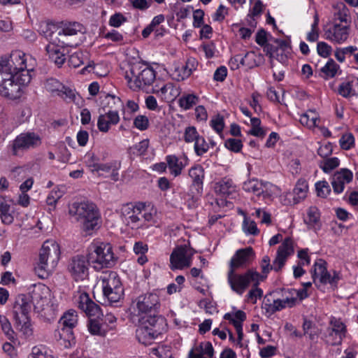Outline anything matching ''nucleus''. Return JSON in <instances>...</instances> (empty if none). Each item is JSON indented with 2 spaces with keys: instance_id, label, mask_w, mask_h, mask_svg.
Wrapping results in <instances>:
<instances>
[{
  "instance_id": "nucleus-1",
  "label": "nucleus",
  "mask_w": 358,
  "mask_h": 358,
  "mask_svg": "<svg viewBox=\"0 0 358 358\" xmlns=\"http://www.w3.org/2000/svg\"><path fill=\"white\" fill-rule=\"evenodd\" d=\"M69 213L86 235H92L100 227V213L93 203L73 202L69 206Z\"/></svg>"
},
{
  "instance_id": "nucleus-2",
  "label": "nucleus",
  "mask_w": 358,
  "mask_h": 358,
  "mask_svg": "<svg viewBox=\"0 0 358 358\" xmlns=\"http://www.w3.org/2000/svg\"><path fill=\"white\" fill-rule=\"evenodd\" d=\"M157 210L145 203H127L120 210L122 222L131 229H138L146 226V222H155Z\"/></svg>"
},
{
  "instance_id": "nucleus-3",
  "label": "nucleus",
  "mask_w": 358,
  "mask_h": 358,
  "mask_svg": "<svg viewBox=\"0 0 358 358\" xmlns=\"http://www.w3.org/2000/svg\"><path fill=\"white\" fill-rule=\"evenodd\" d=\"M60 247L52 239L45 241L39 252L35 271L41 278H48L55 269L60 259Z\"/></svg>"
},
{
  "instance_id": "nucleus-4",
  "label": "nucleus",
  "mask_w": 358,
  "mask_h": 358,
  "mask_svg": "<svg viewBox=\"0 0 358 358\" xmlns=\"http://www.w3.org/2000/svg\"><path fill=\"white\" fill-rule=\"evenodd\" d=\"M36 66V60L20 50L11 52L8 57L0 59V71L22 76L24 73L30 75Z\"/></svg>"
},
{
  "instance_id": "nucleus-5",
  "label": "nucleus",
  "mask_w": 358,
  "mask_h": 358,
  "mask_svg": "<svg viewBox=\"0 0 358 358\" xmlns=\"http://www.w3.org/2000/svg\"><path fill=\"white\" fill-rule=\"evenodd\" d=\"M87 252L88 262L95 270L112 267L115 263L113 247L109 243L94 241Z\"/></svg>"
},
{
  "instance_id": "nucleus-6",
  "label": "nucleus",
  "mask_w": 358,
  "mask_h": 358,
  "mask_svg": "<svg viewBox=\"0 0 358 358\" xmlns=\"http://www.w3.org/2000/svg\"><path fill=\"white\" fill-rule=\"evenodd\" d=\"M124 78L132 90H145L156 78L155 70L145 64H134L125 72Z\"/></svg>"
},
{
  "instance_id": "nucleus-7",
  "label": "nucleus",
  "mask_w": 358,
  "mask_h": 358,
  "mask_svg": "<svg viewBox=\"0 0 358 358\" xmlns=\"http://www.w3.org/2000/svg\"><path fill=\"white\" fill-rule=\"evenodd\" d=\"M31 80V75L27 73L22 76L0 71V94L11 99L21 96L22 87L27 85Z\"/></svg>"
},
{
  "instance_id": "nucleus-8",
  "label": "nucleus",
  "mask_w": 358,
  "mask_h": 358,
  "mask_svg": "<svg viewBox=\"0 0 358 358\" xmlns=\"http://www.w3.org/2000/svg\"><path fill=\"white\" fill-rule=\"evenodd\" d=\"M51 296L50 289L45 285L38 283L32 285L30 297L34 309L48 319L53 318L56 311Z\"/></svg>"
},
{
  "instance_id": "nucleus-9",
  "label": "nucleus",
  "mask_w": 358,
  "mask_h": 358,
  "mask_svg": "<svg viewBox=\"0 0 358 358\" xmlns=\"http://www.w3.org/2000/svg\"><path fill=\"white\" fill-rule=\"evenodd\" d=\"M160 299L157 294L147 292L141 294L132 300L131 308L142 320L157 317L156 313L160 308Z\"/></svg>"
},
{
  "instance_id": "nucleus-10",
  "label": "nucleus",
  "mask_w": 358,
  "mask_h": 358,
  "mask_svg": "<svg viewBox=\"0 0 358 358\" xmlns=\"http://www.w3.org/2000/svg\"><path fill=\"white\" fill-rule=\"evenodd\" d=\"M141 325L136 331L138 341L145 345H150L155 339L161 336L164 320L159 317H150L141 320Z\"/></svg>"
},
{
  "instance_id": "nucleus-11",
  "label": "nucleus",
  "mask_w": 358,
  "mask_h": 358,
  "mask_svg": "<svg viewBox=\"0 0 358 358\" xmlns=\"http://www.w3.org/2000/svg\"><path fill=\"white\" fill-rule=\"evenodd\" d=\"M85 32V27L79 22H60L57 42L66 47H76L82 42L81 38Z\"/></svg>"
},
{
  "instance_id": "nucleus-12",
  "label": "nucleus",
  "mask_w": 358,
  "mask_h": 358,
  "mask_svg": "<svg viewBox=\"0 0 358 358\" xmlns=\"http://www.w3.org/2000/svg\"><path fill=\"white\" fill-rule=\"evenodd\" d=\"M103 296L110 303L118 302L124 295V288L117 273L107 271L100 276Z\"/></svg>"
},
{
  "instance_id": "nucleus-13",
  "label": "nucleus",
  "mask_w": 358,
  "mask_h": 358,
  "mask_svg": "<svg viewBox=\"0 0 358 358\" xmlns=\"http://www.w3.org/2000/svg\"><path fill=\"white\" fill-rule=\"evenodd\" d=\"M259 273L255 269H248L245 273H236L235 270H229L227 281L231 289L241 296L252 282H257Z\"/></svg>"
},
{
  "instance_id": "nucleus-14",
  "label": "nucleus",
  "mask_w": 358,
  "mask_h": 358,
  "mask_svg": "<svg viewBox=\"0 0 358 358\" xmlns=\"http://www.w3.org/2000/svg\"><path fill=\"white\" fill-rule=\"evenodd\" d=\"M243 189L257 197L262 198L266 201H271L278 191V187L275 185L257 178H251L245 181L243 184Z\"/></svg>"
},
{
  "instance_id": "nucleus-15",
  "label": "nucleus",
  "mask_w": 358,
  "mask_h": 358,
  "mask_svg": "<svg viewBox=\"0 0 358 358\" xmlns=\"http://www.w3.org/2000/svg\"><path fill=\"white\" fill-rule=\"evenodd\" d=\"M347 331V327L341 318L331 316L329 326L323 334L322 339L328 345H339L345 338Z\"/></svg>"
},
{
  "instance_id": "nucleus-16",
  "label": "nucleus",
  "mask_w": 358,
  "mask_h": 358,
  "mask_svg": "<svg viewBox=\"0 0 358 358\" xmlns=\"http://www.w3.org/2000/svg\"><path fill=\"white\" fill-rule=\"evenodd\" d=\"M41 144V138L38 134L34 132H27L18 135L10 143L9 148L13 155L18 156Z\"/></svg>"
},
{
  "instance_id": "nucleus-17",
  "label": "nucleus",
  "mask_w": 358,
  "mask_h": 358,
  "mask_svg": "<svg viewBox=\"0 0 358 358\" xmlns=\"http://www.w3.org/2000/svg\"><path fill=\"white\" fill-rule=\"evenodd\" d=\"M323 31L326 40L334 44H343L349 38L350 26L341 22H329L324 26Z\"/></svg>"
},
{
  "instance_id": "nucleus-18",
  "label": "nucleus",
  "mask_w": 358,
  "mask_h": 358,
  "mask_svg": "<svg viewBox=\"0 0 358 358\" xmlns=\"http://www.w3.org/2000/svg\"><path fill=\"white\" fill-rule=\"evenodd\" d=\"M193 252L186 246L176 248L170 256V268L171 270H182L192 264Z\"/></svg>"
},
{
  "instance_id": "nucleus-19",
  "label": "nucleus",
  "mask_w": 358,
  "mask_h": 358,
  "mask_svg": "<svg viewBox=\"0 0 358 358\" xmlns=\"http://www.w3.org/2000/svg\"><path fill=\"white\" fill-rule=\"evenodd\" d=\"M311 273L315 283H317L318 281L320 283H329L335 285L339 280V276L337 273L334 271L333 275H331L327 271V262L322 259H317L315 262Z\"/></svg>"
},
{
  "instance_id": "nucleus-20",
  "label": "nucleus",
  "mask_w": 358,
  "mask_h": 358,
  "mask_svg": "<svg viewBox=\"0 0 358 358\" xmlns=\"http://www.w3.org/2000/svg\"><path fill=\"white\" fill-rule=\"evenodd\" d=\"M45 90L53 96H59L70 101L75 99V92L55 78H48L43 82Z\"/></svg>"
},
{
  "instance_id": "nucleus-21",
  "label": "nucleus",
  "mask_w": 358,
  "mask_h": 358,
  "mask_svg": "<svg viewBox=\"0 0 358 358\" xmlns=\"http://www.w3.org/2000/svg\"><path fill=\"white\" fill-rule=\"evenodd\" d=\"M74 300L78 308L87 316L99 318L102 315L99 306L95 303L86 292H78L74 296Z\"/></svg>"
},
{
  "instance_id": "nucleus-22",
  "label": "nucleus",
  "mask_w": 358,
  "mask_h": 358,
  "mask_svg": "<svg viewBox=\"0 0 358 358\" xmlns=\"http://www.w3.org/2000/svg\"><path fill=\"white\" fill-rule=\"evenodd\" d=\"M152 93L155 94L162 101L166 102L173 101L180 94L179 87L173 83H157L152 87Z\"/></svg>"
},
{
  "instance_id": "nucleus-23",
  "label": "nucleus",
  "mask_w": 358,
  "mask_h": 358,
  "mask_svg": "<svg viewBox=\"0 0 358 358\" xmlns=\"http://www.w3.org/2000/svg\"><path fill=\"white\" fill-rule=\"evenodd\" d=\"M255 258V252L251 247L238 250L230 260L229 269L236 271L246 267Z\"/></svg>"
},
{
  "instance_id": "nucleus-24",
  "label": "nucleus",
  "mask_w": 358,
  "mask_h": 358,
  "mask_svg": "<svg viewBox=\"0 0 358 358\" xmlns=\"http://www.w3.org/2000/svg\"><path fill=\"white\" fill-rule=\"evenodd\" d=\"M88 259L83 255L73 257L69 264V271L76 280L85 279L88 275Z\"/></svg>"
},
{
  "instance_id": "nucleus-25",
  "label": "nucleus",
  "mask_w": 358,
  "mask_h": 358,
  "mask_svg": "<svg viewBox=\"0 0 358 358\" xmlns=\"http://www.w3.org/2000/svg\"><path fill=\"white\" fill-rule=\"evenodd\" d=\"M294 253L293 242L290 238H285L278 247L275 259L273 262V270L279 271L285 265L289 256Z\"/></svg>"
},
{
  "instance_id": "nucleus-26",
  "label": "nucleus",
  "mask_w": 358,
  "mask_h": 358,
  "mask_svg": "<svg viewBox=\"0 0 358 358\" xmlns=\"http://www.w3.org/2000/svg\"><path fill=\"white\" fill-rule=\"evenodd\" d=\"M353 178V173L348 169H341L334 173L331 177V185L336 194L343 192L345 185L350 183Z\"/></svg>"
},
{
  "instance_id": "nucleus-27",
  "label": "nucleus",
  "mask_w": 358,
  "mask_h": 358,
  "mask_svg": "<svg viewBox=\"0 0 358 358\" xmlns=\"http://www.w3.org/2000/svg\"><path fill=\"white\" fill-rule=\"evenodd\" d=\"M57 41H50L45 47V50L49 59L58 66H61L66 59L64 52V48L66 46L62 45V43H57Z\"/></svg>"
},
{
  "instance_id": "nucleus-28",
  "label": "nucleus",
  "mask_w": 358,
  "mask_h": 358,
  "mask_svg": "<svg viewBox=\"0 0 358 358\" xmlns=\"http://www.w3.org/2000/svg\"><path fill=\"white\" fill-rule=\"evenodd\" d=\"M170 174L174 177L181 175L182 170L188 165L189 159L186 155L177 157L175 155H169L165 157Z\"/></svg>"
},
{
  "instance_id": "nucleus-29",
  "label": "nucleus",
  "mask_w": 358,
  "mask_h": 358,
  "mask_svg": "<svg viewBox=\"0 0 358 358\" xmlns=\"http://www.w3.org/2000/svg\"><path fill=\"white\" fill-rule=\"evenodd\" d=\"M120 122V116L117 111L109 110L101 114L97 120V127L101 132L107 133L110 127L116 125Z\"/></svg>"
},
{
  "instance_id": "nucleus-30",
  "label": "nucleus",
  "mask_w": 358,
  "mask_h": 358,
  "mask_svg": "<svg viewBox=\"0 0 358 358\" xmlns=\"http://www.w3.org/2000/svg\"><path fill=\"white\" fill-rule=\"evenodd\" d=\"M214 350L212 344L208 342H201L193 346L189 352V358H212Z\"/></svg>"
},
{
  "instance_id": "nucleus-31",
  "label": "nucleus",
  "mask_w": 358,
  "mask_h": 358,
  "mask_svg": "<svg viewBox=\"0 0 358 358\" xmlns=\"http://www.w3.org/2000/svg\"><path fill=\"white\" fill-rule=\"evenodd\" d=\"M331 22L343 23L350 26L351 17L350 10L344 3L340 2L335 4L333 7V19Z\"/></svg>"
},
{
  "instance_id": "nucleus-32",
  "label": "nucleus",
  "mask_w": 358,
  "mask_h": 358,
  "mask_svg": "<svg viewBox=\"0 0 358 358\" xmlns=\"http://www.w3.org/2000/svg\"><path fill=\"white\" fill-rule=\"evenodd\" d=\"M215 191L222 196H229L236 192V185L232 179L224 178L215 184Z\"/></svg>"
},
{
  "instance_id": "nucleus-33",
  "label": "nucleus",
  "mask_w": 358,
  "mask_h": 358,
  "mask_svg": "<svg viewBox=\"0 0 358 358\" xmlns=\"http://www.w3.org/2000/svg\"><path fill=\"white\" fill-rule=\"evenodd\" d=\"M320 215L319 210L315 206H310L308 208L306 215L304 217V222L308 228L315 231L320 229Z\"/></svg>"
},
{
  "instance_id": "nucleus-34",
  "label": "nucleus",
  "mask_w": 358,
  "mask_h": 358,
  "mask_svg": "<svg viewBox=\"0 0 358 358\" xmlns=\"http://www.w3.org/2000/svg\"><path fill=\"white\" fill-rule=\"evenodd\" d=\"M30 310L29 299L24 294L19 295L13 307L14 317L29 316Z\"/></svg>"
},
{
  "instance_id": "nucleus-35",
  "label": "nucleus",
  "mask_w": 358,
  "mask_h": 358,
  "mask_svg": "<svg viewBox=\"0 0 358 358\" xmlns=\"http://www.w3.org/2000/svg\"><path fill=\"white\" fill-rule=\"evenodd\" d=\"M59 22H42L40 24L39 31L48 40L50 41H57V38H54V34L57 33L59 36Z\"/></svg>"
},
{
  "instance_id": "nucleus-36",
  "label": "nucleus",
  "mask_w": 358,
  "mask_h": 358,
  "mask_svg": "<svg viewBox=\"0 0 358 358\" xmlns=\"http://www.w3.org/2000/svg\"><path fill=\"white\" fill-rule=\"evenodd\" d=\"M224 319L229 320L235 327L236 331L241 333L243 322L246 320V314L242 310L234 313H227L224 315Z\"/></svg>"
},
{
  "instance_id": "nucleus-37",
  "label": "nucleus",
  "mask_w": 358,
  "mask_h": 358,
  "mask_svg": "<svg viewBox=\"0 0 358 358\" xmlns=\"http://www.w3.org/2000/svg\"><path fill=\"white\" fill-rule=\"evenodd\" d=\"M0 217L5 224H10L14 221V217L10 213V206L3 196H0Z\"/></svg>"
},
{
  "instance_id": "nucleus-38",
  "label": "nucleus",
  "mask_w": 358,
  "mask_h": 358,
  "mask_svg": "<svg viewBox=\"0 0 358 358\" xmlns=\"http://www.w3.org/2000/svg\"><path fill=\"white\" fill-rule=\"evenodd\" d=\"M319 116L314 110H309L307 113L301 115L300 123L309 129H314L318 126Z\"/></svg>"
},
{
  "instance_id": "nucleus-39",
  "label": "nucleus",
  "mask_w": 358,
  "mask_h": 358,
  "mask_svg": "<svg viewBox=\"0 0 358 358\" xmlns=\"http://www.w3.org/2000/svg\"><path fill=\"white\" fill-rule=\"evenodd\" d=\"M15 320V327L20 332L22 333L26 337H29L32 335L33 330L30 323L29 316H19L14 317Z\"/></svg>"
},
{
  "instance_id": "nucleus-40",
  "label": "nucleus",
  "mask_w": 358,
  "mask_h": 358,
  "mask_svg": "<svg viewBox=\"0 0 358 358\" xmlns=\"http://www.w3.org/2000/svg\"><path fill=\"white\" fill-rule=\"evenodd\" d=\"M308 189V186L305 180L300 179L297 181L293 190L294 203H299L306 197Z\"/></svg>"
},
{
  "instance_id": "nucleus-41",
  "label": "nucleus",
  "mask_w": 358,
  "mask_h": 358,
  "mask_svg": "<svg viewBox=\"0 0 358 358\" xmlns=\"http://www.w3.org/2000/svg\"><path fill=\"white\" fill-rule=\"evenodd\" d=\"M296 297H286L283 299L273 300V303L269 304V309L273 312L281 310L286 307H292L295 305Z\"/></svg>"
},
{
  "instance_id": "nucleus-42",
  "label": "nucleus",
  "mask_w": 358,
  "mask_h": 358,
  "mask_svg": "<svg viewBox=\"0 0 358 358\" xmlns=\"http://www.w3.org/2000/svg\"><path fill=\"white\" fill-rule=\"evenodd\" d=\"M199 101V97L194 94H186L182 95L178 100L180 108L187 110L196 105Z\"/></svg>"
},
{
  "instance_id": "nucleus-43",
  "label": "nucleus",
  "mask_w": 358,
  "mask_h": 358,
  "mask_svg": "<svg viewBox=\"0 0 358 358\" xmlns=\"http://www.w3.org/2000/svg\"><path fill=\"white\" fill-rule=\"evenodd\" d=\"M263 281L262 278L259 275V278H257V282H252L250 286L252 288L248 292L246 295L247 300L252 303H255L258 299H260L263 295V291L261 288L259 287V285L260 282Z\"/></svg>"
},
{
  "instance_id": "nucleus-44",
  "label": "nucleus",
  "mask_w": 358,
  "mask_h": 358,
  "mask_svg": "<svg viewBox=\"0 0 358 358\" xmlns=\"http://www.w3.org/2000/svg\"><path fill=\"white\" fill-rule=\"evenodd\" d=\"M78 322V316L74 310H69L60 318L59 324L64 327L72 329Z\"/></svg>"
},
{
  "instance_id": "nucleus-45",
  "label": "nucleus",
  "mask_w": 358,
  "mask_h": 358,
  "mask_svg": "<svg viewBox=\"0 0 358 358\" xmlns=\"http://www.w3.org/2000/svg\"><path fill=\"white\" fill-rule=\"evenodd\" d=\"M255 53L254 52H248L245 54L244 56H242L241 55H237L235 57H234V60L236 62H239L240 64L243 66H247L248 68H252L255 66H257V62L255 60Z\"/></svg>"
},
{
  "instance_id": "nucleus-46",
  "label": "nucleus",
  "mask_w": 358,
  "mask_h": 358,
  "mask_svg": "<svg viewBox=\"0 0 358 358\" xmlns=\"http://www.w3.org/2000/svg\"><path fill=\"white\" fill-rule=\"evenodd\" d=\"M189 176L192 179L194 185L201 186L204 178L203 169L200 165L192 166L189 170Z\"/></svg>"
},
{
  "instance_id": "nucleus-47",
  "label": "nucleus",
  "mask_w": 358,
  "mask_h": 358,
  "mask_svg": "<svg viewBox=\"0 0 358 358\" xmlns=\"http://www.w3.org/2000/svg\"><path fill=\"white\" fill-rule=\"evenodd\" d=\"M338 93L345 98L354 96L356 93L353 88V81H345L342 83L338 87Z\"/></svg>"
},
{
  "instance_id": "nucleus-48",
  "label": "nucleus",
  "mask_w": 358,
  "mask_h": 358,
  "mask_svg": "<svg viewBox=\"0 0 358 358\" xmlns=\"http://www.w3.org/2000/svg\"><path fill=\"white\" fill-rule=\"evenodd\" d=\"M338 69L339 65L332 59H329L327 64L321 69V71L327 77L333 78L336 75Z\"/></svg>"
},
{
  "instance_id": "nucleus-49",
  "label": "nucleus",
  "mask_w": 358,
  "mask_h": 358,
  "mask_svg": "<svg viewBox=\"0 0 358 358\" xmlns=\"http://www.w3.org/2000/svg\"><path fill=\"white\" fill-rule=\"evenodd\" d=\"M340 160L337 157H331L324 159L320 164V169L325 173H329L331 170L339 166Z\"/></svg>"
},
{
  "instance_id": "nucleus-50",
  "label": "nucleus",
  "mask_w": 358,
  "mask_h": 358,
  "mask_svg": "<svg viewBox=\"0 0 358 358\" xmlns=\"http://www.w3.org/2000/svg\"><path fill=\"white\" fill-rule=\"evenodd\" d=\"M0 324L2 331L9 340H13L15 338V332L11 327V324L8 320L4 315H0Z\"/></svg>"
},
{
  "instance_id": "nucleus-51",
  "label": "nucleus",
  "mask_w": 358,
  "mask_h": 358,
  "mask_svg": "<svg viewBox=\"0 0 358 358\" xmlns=\"http://www.w3.org/2000/svg\"><path fill=\"white\" fill-rule=\"evenodd\" d=\"M194 151L196 155L202 156L207 152L209 146L203 136H199L194 141Z\"/></svg>"
},
{
  "instance_id": "nucleus-52",
  "label": "nucleus",
  "mask_w": 358,
  "mask_h": 358,
  "mask_svg": "<svg viewBox=\"0 0 358 358\" xmlns=\"http://www.w3.org/2000/svg\"><path fill=\"white\" fill-rule=\"evenodd\" d=\"M189 70H187L185 64L178 65L173 73V78L177 81H182L190 76Z\"/></svg>"
},
{
  "instance_id": "nucleus-53",
  "label": "nucleus",
  "mask_w": 358,
  "mask_h": 358,
  "mask_svg": "<svg viewBox=\"0 0 358 358\" xmlns=\"http://www.w3.org/2000/svg\"><path fill=\"white\" fill-rule=\"evenodd\" d=\"M199 136L196 127L194 126H189L185 129L183 138L187 143H194Z\"/></svg>"
},
{
  "instance_id": "nucleus-54",
  "label": "nucleus",
  "mask_w": 358,
  "mask_h": 358,
  "mask_svg": "<svg viewBox=\"0 0 358 358\" xmlns=\"http://www.w3.org/2000/svg\"><path fill=\"white\" fill-rule=\"evenodd\" d=\"M315 189L317 196L322 198H326L331 193V187L329 183L325 180L316 182Z\"/></svg>"
},
{
  "instance_id": "nucleus-55",
  "label": "nucleus",
  "mask_w": 358,
  "mask_h": 358,
  "mask_svg": "<svg viewBox=\"0 0 358 358\" xmlns=\"http://www.w3.org/2000/svg\"><path fill=\"white\" fill-rule=\"evenodd\" d=\"M52 357L45 346H35L32 348L29 358H50Z\"/></svg>"
},
{
  "instance_id": "nucleus-56",
  "label": "nucleus",
  "mask_w": 358,
  "mask_h": 358,
  "mask_svg": "<svg viewBox=\"0 0 358 358\" xmlns=\"http://www.w3.org/2000/svg\"><path fill=\"white\" fill-rule=\"evenodd\" d=\"M262 273L260 274L262 280L264 281L266 278L270 271L273 270V264H271V260L268 256H264L260 263Z\"/></svg>"
},
{
  "instance_id": "nucleus-57",
  "label": "nucleus",
  "mask_w": 358,
  "mask_h": 358,
  "mask_svg": "<svg viewBox=\"0 0 358 358\" xmlns=\"http://www.w3.org/2000/svg\"><path fill=\"white\" fill-rule=\"evenodd\" d=\"M149 146V140L148 139H143V141H140L137 144L134 145V146L130 148L131 152L134 155H144Z\"/></svg>"
},
{
  "instance_id": "nucleus-58",
  "label": "nucleus",
  "mask_w": 358,
  "mask_h": 358,
  "mask_svg": "<svg viewBox=\"0 0 358 358\" xmlns=\"http://www.w3.org/2000/svg\"><path fill=\"white\" fill-rule=\"evenodd\" d=\"M339 143L341 148L348 150L355 145V138L351 133H346L341 136Z\"/></svg>"
},
{
  "instance_id": "nucleus-59",
  "label": "nucleus",
  "mask_w": 358,
  "mask_h": 358,
  "mask_svg": "<svg viewBox=\"0 0 358 358\" xmlns=\"http://www.w3.org/2000/svg\"><path fill=\"white\" fill-rule=\"evenodd\" d=\"M134 127L140 131H145L149 127V120L145 115H138L134 120Z\"/></svg>"
},
{
  "instance_id": "nucleus-60",
  "label": "nucleus",
  "mask_w": 358,
  "mask_h": 358,
  "mask_svg": "<svg viewBox=\"0 0 358 358\" xmlns=\"http://www.w3.org/2000/svg\"><path fill=\"white\" fill-rule=\"evenodd\" d=\"M317 52L320 57L327 58L331 54L332 48L326 42L320 41L317 44Z\"/></svg>"
},
{
  "instance_id": "nucleus-61",
  "label": "nucleus",
  "mask_w": 358,
  "mask_h": 358,
  "mask_svg": "<svg viewBox=\"0 0 358 358\" xmlns=\"http://www.w3.org/2000/svg\"><path fill=\"white\" fill-rule=\"evenodd\" d=\"M243 230L247 234L257 235L259 233L255 222L248 219L243 221Z\"/></svg>"
},
{
  "instance_id": "nucleus-62",
  "label": "nucleus",
  "mask_w": 358,
  "mask_h": 358,
  "mask_svg": "<svg viewBox=\"0 0 358 358\" xmlns=\"http://www.w3.org/2000/svg\"><path fill=\"white\" fill-rule=\"evenodd\" d=\"M63 192L61 191L59 188L54 189L50 192L49 195L46 199V203L48 206H51L55 207L57 201L62 196Z\"/></svg>"
},
{
  "instance_id": "nucleus-63",
  "label": "nucleus",
  "mask_w": 358,
  "mask_h": 358,
  "mask_svg": "<svg viewBox=\"0 0 358 358\" xmlns=\"http://www.w3.org/2000/svg\"><path fill=\"white\" fill-rule=\"evenodd\" d=\"M225 147L231 151L238 152L243 147L241 140L236 138H229L224 143Z\"/></svg>"
},
{
  "instance_id": "nucleus-64",
  "label": "nucleus",
  "mask_w": 358,
  "mask_h": 358,
  "mask_svg": "<svg viewBox=\"0 0 358 358\" xmlns=\"http://www.w3.org/2000/svg\"><path fill=\"white\" fill-rule=\"evenodd\" d=\"M69 64L71 66L74 68L78 67L83 64V54L80 52L73 53L69 57Z\"/></svg>"
}]
</instances>
